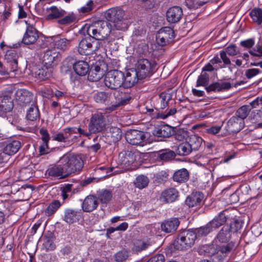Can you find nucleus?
I'll return each instance as SVG.
<instances>
[{
	"label": "nucleus",
	"mask_w": 262,
	"mask_h": 262,
	"mask_svg": "<svg viewBox=\"0 0 262 262\" xmlns=\"http://www.w3.org/2000/svg\"><path fill=\"white\" fill-rule=\"evenodd\" d=\"M214 243L215 241L212 244L199 246L197 250L198 253L200 255L212 257L215 262H222L235 247L233 242L223 245H218Z\"/></svg>",
	"instance_id": "1"
},
{
	"label": "nucleus",
	"mask_w": 262,
	"mask_h": 262,
	"mask_svg": "<svg viewBox=\"0 0 262 262\" xmlns=\"http://www.w3.org/2000/svg\"><path fill=\"white\" fill-rule=\"evenodd\" d=\"M111 28L107 21L99 20L90 25L86 32L90 36L97 41L106 39L111 33Z\"/></svg>",
	"instance_id": "2"
},
{
	"label": "nucleus",
	"mask_w": 262,
	"mask_h": 262,
	"mask_svg": "<svg viewBox=\"0 0 262 262\" xmlns=\"http://www.w3.org/2000/svg\"><path fill=\"white\" fill-rule=\"evenodd\" d=\"M60 160L68 177L75 172L79 171L83 166V161L81 158L73 154L64 155Z\"/></svg>",
	"instance_id": "3"
},
{
	"label": "nucleus",
	"mask_w": 262,
	"mask_h": 262,
	"mask_svg": "<svg viewBox=\"0 0 262 262\" xmlns=\"http://www.w3.org/2000/svg\"><path fill=\"white\" fill-rule=\"evenodd\" d=\"M196 237V232L194 230H183L180 232L174 241L173 247L178 250H187L194 245Z\"/></svg>",
	"instance_id": "4"
},
{
	"label": "nucleus",
	"mask_w": 262,
	"mask_h": 262,
	"mask_svg": "<svg viewBox=\"0 0 262 262\" xmlns=\"http://www.w3.org/2000/svg\"><path fill=\"white\" fill-rule=\"evenodd\" d=\"M157 63L155 61L146 58L138 60L135 71L138 75V78L141 79L150 77L156 71Z\"/></svg>",
	"instance_id": "5"
},
{
	"label": "nucleus",
	"mask_w": 262,
	"mask_h": 262,
	"mask_svg": "<svg viewBox=\"0 0 262 262\" xmlns=\"http://www.w3.org/2000/svg\"><path fill=\"white\" fill-rule=\"evenodd\" d=\"M124 11L120 8H112L105 13L106 19L114 23L117 30H124L127 28V24L124 22Z\"/></svg>",
	"instance_id": "6"
},
{
	"label": "nucleus",
	"mask_w": 262,
	"mask_h": 262,
	"mask_svg": "<svg viewBox=\"0 0 262 262\" xmlns=\"http://www.w3.org/2000/svg\"><path fill=\"white\" fill-rule=\"evenodd\" d=\"M124 73L120 71L114 70L108 71L104 78V84L109 89L116 90L123 84Z\"/></svg>",
	"instance_id": "7"
},
{
	"label": "nucleus",
	"mask_w": 262,
	"mask_h": 262,
	"mask_svg": "<svg viewBox=\"0 0 262 262\" xmlns=\"http://www.w3.org/2000/svg\"><path fill=\"white\" fill-rule=\"evenodd\" d=\"M125 138L128 143L132 145L144 146L148 143L149 134L148 132L132 129L126 133Z\"/></svg>",
	"instance_id": "8"
},
{
	"label": "nucleus",
	"mask_w": 262,
	"mask_h": 262,
	"mask_svg": "<svg viewBox=\"0 0 262 262\" xmlns=\"http://www.w3.org/2000/svg\"><path fill=\"white\" fill-rule=\"evenodd\" d=\"M100 47L99 41H97L89 35L81 40L78 51L81 55H88L97 51Z\"/></svg>",
	"instance_id": "9"
},
{
	"label": "nucleus",
	"mask_w": 262,
	"mask_h": 262,
	"mask_svg": "<svg viewBox=\"0 0 262 262\" xmlns=\"http://www.w3.org/2000/svg\"><path fill=\"white\" fill-rule=\"evenodd\" d=\"M106 126L105 119L102 113L97 112L92 115L90 120L88 128L92 134H96L103 130Z\"/></svg>",
	"instance_id": "10"
},
{
	"label": "nucleus",
	"mask_w": 262,
	"mask_h": 262,
	"mask_svg": "<svg viewBox=\"0 0 262 262\" xmlns=\"http://www.w3.org/2000/svg\"><path fill=\"white\" fill-rule=\"evenodd\" d=\"M174 38V32L172 28L169 27H163L159 30L156 36L157 43L165 46L172 42Z\"/></svg>",
	"instance_id": "11"
},
{
	"label": "nucleus",
	"mask_w": 262,
	"mask_h": 262,
	"mask_svg": "<svg viewBox=\"0 0 262 262\" xmlns=\"http://www.w3.org/2000/svg\"><path fill=\"white\" fill-rule=\"evenodd\" d=\"M26 30L22 39L21 43L26 45L34 44L39 38L38 31L33 25L26 21Z\"/></svg>",
	"instance_id": "12"
},
{
	"label": "nucleus",
	"mask_w": 262,
	"mask_h": 262,
	"mask_svg": "<svg viewBox=\"0 0 262 262\" xmlns=\"http://www.w3.org/2000/svg\"><path fill=\"white\" fill-rule=\"evenodd\" d=\"M61 60V54L55 49L47 50L43 56L42 63L47 66L54 67Z\"/></svg>",
	"instance_id": "13"
},
{
	"label": "nucleus",
	"mask_w": 262,
	"mask_h": 262,
	"mask_svg": "<svg viewBox=\"0 0 262 262\" xmlns=\"http://www.w3.org/2000/svg\"><path fill=\"white\" fill-rule=\"evenodd\" d=\"M204 203V195L200 191L193 192L189 195L186 200L185 204L189 208H200Z\"/></svg>",
	"instance_id": "14"
},
{
	"label": "nucleus",
	"mask_w": 262,
	"mask_h": 262,
	"mask_svg": "<svg viewBox=\"0 0 262 262\" xmlns=\"http://www.w3.org/2000/svg\"><path fill=\"white\" fill-rule=\"evenodd\" d=\"M147 112L149 115L155 119H165L167 118L174 115L177 112V109L175 107H171L170 109L167 108L164 111L158 108H147Z\"/></svg>",
	"instance_id": "15"
},
{
	"label": "nucleus",
	"mask_w": 262,
	"mask_h": 262,
	"mask_svg": "<svg viewBox=\"0 0 262 262\" xmlns=\"http://www.w3.org/2000/svg\"><path fill=\"white\" fill-rule=\"evenodd\" d=\"M179 196L178 190L173 187L163 190L159 197L160 201L165 204L171 203L178 200Z\"/></svg>",
	"instance_id": "16"
},
{
	"label": "nucleus",
	"mask_w": 262,
	"mask_h": 262,
	"mask_svg": "<svg viewBox=\"0 0 262 262\" xmlns=\"http://www.w3.org/2000/svg\"><path fill=\"white\" fill-rule=\"evenodd\" d=\"M114 96L116 100L115 108L129 103L132 98L130 91L128 89L116 91L114 93Z\"/></svg>",
	"instance_id": "17"
},
{
	"label": "nucleus",
	"mask_w": 262,
	"mask_h": 262,
	"mask_svg": "<svg viewBox=\"0 0 262 262\" xmlns=\"http://www.w3.org/2000/svg\"><path fill=\"white\" fill-rule=\"evenodd\" d=\"M19 57V53L14 49H10L6 51L5 55V60L10 68V71H16L18 68L17 60Z\"/></svg>",
	"instance_id": "18"
},
{
	"label": "nucleus",
	"mask_w": 262,
	"mask_h": 262,
	"mask_svg": "<svg viewBox=\"0 0 262 262\" xmlns=\"http://www.w3.org/2000/svg\"><path fill=\"white\" fill-rule=\"evenodd\" d=\"M15 95L16 101L22 106L30 103L33 99V94L25 89L17 90Z\"/></svg>",
	"instance_id": "19"
},
{
	"label": "nucleus",
	"mask_w": 262,
	"mask_h": 262,
	"mask_svg": "<svg viewBox=\"0 0 262 262\" xmlns=\"http://www.w3.org/2000/svg\"><path fill=\"white\" fill-rule=\"evenodd\" d=\"M183 15L182 9L179 6L169 8L166 12L167 20L171 24L179 22Z\"/></svg>",
	"instance_id": "20"
},
{
	"label": "nucleus",
	"mask_w": 262,
	"mask_h": 262,
	"mask_svg": "<svg viewBox=\"0 0 262 262\" xmlns=\"http://www.w3.org/2000/svg\"><path fill=\"white\" fill-rule=\"evenodd\" d=\"M54 70V68L42 63L35 72V77L40 80L48 79L52 76Z\"/></svg>",
	"instance_id": "21"
},
{
	"label": "nucleus",
	"mask_w": 262,
	"mask_h": 262,
	"mask_svg": "<svg viewBox=\"0 0 262 262\" xmlns=\"http://www.w3.org/2000/svg\"><path fill=\"white\" fill-rule=\"evenodd\" d=\"M46 174L52 177H58L59 179H64L68 177L60 160L58 164L49 167L46 171Z\"/></svg>",
	"instance_id": "22"
},
{
	"label": "nucleus",
	"mask_w": 262,
	"mask_h": 262,
	"mask_svg": "<svg viewBox=\"0 0 262 262\" xmlns=\"http://www.w3.org/2000/svg\"><path fill=\"white\" fill-rule=\"evenodd\" d=\"M99 204L97 198L93 195L87 196L82 204V210L84 212H91L95 210Z\"/></svg>",
	"instance_id": "23"
},
{
	"label": "nucleus",
	"mask_w": 262,
	"mask_h": 262,
	"mask_svg": "<svg viewBox=\"0 0 262 262\" xmlns=\"http://www.w3.org/2000/svg\"><path fill=\"white\" fill-rule=\"evenodd\" d=\"M154 136L161 138H168L173 133V129L170 126L164 124L156 127L152 132Z\"/></svg>",
	"instance_id": "24"
},
{
	"label": "nucleus",
	"mask_w": 262,
	"mask_h": 262,
	"mask_svg": "<svg viewBox=\"0 0 262 262\" xmlns=\"http://www.w3.org/2000/svg\"><path fill=\"white\" fill-rule=\"evenodd\" d=\"M180 222L177 218L165 220L161 225L162 231L165 233H173L177 229Z\"/></svg>",
	"instance_id": "25"
},
{
	"label": "nucleus",
	"mask_w": 262,
	"mask_h": 262,
	"mask_svg": "<svg viewBox=\"0 0 262 262\" xmlns=\"http://www.w3.org/2000/svg\"><path fill=\"white\" fill-rule=\"evenodd\" d=\"M123 86L125 88H131L136 84L138 80L140 79L138 78V75L134 69H131L127 71L126 76L124 75Z\"/></svg>",
	"instance_id": "26"
},
{
	"label": "nucleus",
	"mask_w": 262,
	"mask_h": 262,
	"mask_svg": "<svg viewBox=\"0 0 262 262\" xmlns=\"http://www.w3.org/2000/svg\"><path fill=\"white\" fill-rule=\"evenodd\" d=\"M159 97V109L162 111H164L167 107L168 109H170L171 108H169V104H171L173 101L172 98V94L166 92H163L160 94Z\"/></svg>",
	"instance_id": "27"
},
{
	"label": "nucleus",
	"mask_w": 262,
	"mask_h": 262,
	"mask_svg": "<svg viewBox=\"0 0 262 262\" xmlns=\"http://www.w3.org/2000/svg\"><path fill=\"white\" fill-rule=\"evenodd\" d=\"M88 73V80L92 82L99 81L104 75L103 70L98 66L92 67Z\"/></svg>",
	"instance_id": "28"
},
{
	"label": "nucleus",
	"mask_w": 262,
	"mask_h": 262,
	"mask_svg": "<svg viewBox=\"0 0 262 262\" xmlns=\"http://www.w3.org/2000/svg\"><path fill=\"white\" fill-rule=\"evenodd\" d=\"M13 107L12 99L9 94L0 96V111L10 112Z\"/></svg>",
	"instance_id": "29"
},
{
	"label": "nucleus",
	"mask_w": 262,
	"mask_h": 262,
	"mask_svg": "<svg viewBox=\"0 0 262 262\" xmlns=\"http://www.w3.org/2000/svg\"><path fill=\"white\" fill-rule=\"evenodd\" d=\"M231 233L229 226H225L219 232L214 241L216 243L217 241L222 243H226L230 239Z\"/></svg>",
	"instance_id": "30"
},
{
	"label": "nucleus",
	"mask_w": 262,
	"mask_h": 262,
	"mask_svg": "<svg viewBox=\"0 0 262 262\" xmlns=\"http://www.w3.org/2000/svg\"><path fill=\"white\" fill-rule=\"evenodd\" d=\"M73 69L77 75L83 76L88 73L90 67L87 62L79 60L73 64Z\"/></svg>",
	"instance_id": "31"
},
{
	"label": "nucleus",
	"mask_w": 262,
	"mask_h": 262,
	"mask_svg": "<svg viewBox=\"0 0 262 262\" xmlns=\"http://www.w3.org/2000/svg\"><path fill=\"white\" fill-rule=\"evenodd\" d=\"M231 85L230 82H214L208 86L206 87L205 89L207 92L211 91L213 92H220L223 90H227L231 88Z\"/></svg>",
	"instance_id": "32"
},
{
	"label": "nucleus",
	"mask_w": 262,
	"mask_h": 262,
	"mask_svg": "<svg viewBox=\"0 0 262 262\" xmlns=\"http://www.w3.org/2000/svg\"><path fill=\"white\" fill-rule=\"evenodd\" d=\"M80 218V213L74 209H67L65 210L64 221L70 224L77 222Z\"/></svg>",
	"instance_id": "33"
},
{
	"label": "nucleus",
	"mask_w": 262,
	"mask_h": 262,
	"mask_svg": "<svg viewBox=\"0 0 262 262\" xmlns=\"http://www.w3.org/2000/svg\"><path fill=\"white\" fill-rule=\"evenodd\" d=\"M119 158L122 164L129 166L136 160V156L130 151H124L119 155Z\"/></svg>",
	"instance_id": "34"
},
{
	"label": "nucleus",
	"mask_w": 262,
	"mask_h": 262,
	"mask_svg": "<svg viewBox=\"0 0 262 262\" xmlns=\"http://www.w3.org/2000/svg\"><path fill=\"white\" fill-rule=\"evenodd\" d=\"M189 178V173L185 168H182L175 171L173 174L172 179L174 182L179 183L186 182Z\"/></svg>",
	"instance_id": "35"
},
{
	"label": "nucleus",
	"mask_w": 262,
	"mask_h": 262,
	"mask_svg": "<svg viewBox=\"0 0 262 262\" xmlns=\"http://www.w3.org/2000/svg\"><path fill=\"white\" fill-rule=\"evenodd\" d=\"M225 212V211H223L220 212L212 221L208 223L212 230L219 228L226 222L227 218Z\"/></svg>",
	"instance_id": "36"
},
{
	"label": "nucleus",
	"mask_w": 262,
	"mask_h": 262,
	"mask_svg": "<svg viewBox=\"0 0 262 262\" xmlns=\"http://www.w3.org/2000/svg\"><path fill=\"white\" fill-rule=\"evenodd\" d=\"M21 147V143L19 141L14 140L9 142L4 148V152L7 155H13L16 154Z\"/></svg>",
	"instance_id": "37"
},
{
	"label": "nucleus",
	"mask_w": 262,
	"mask_h": 262,
	"mask_svg": "<svg viewBox=\"0 0 262 262\" xmlns=\"http://www.w3.org/2000/svg\"><path fill=\"white\" fill-rule=\"evenodd\" d=\"M71 40L65 38L56 37L54 40L53 49L64 51L69 49L71 46Z\"/></svg>",
	"instance_id": "38"
},
{
	"label": "nucleus",
	"mask_w": 262,
	"mask_h": 262,
	"mask_svg": "<svg viewBox=\"0 0 262 262\" xmlns=\"http://www.w3.org/2000/svg\"><path fill=\"white\" fill-rule=\"evenodd\" d=\"M40 134L41 136V139L42 141V144L39 146V152L41 155L46 154V149H48V142L50 140V135L47 130L41 128L40 130Z\"/></svg>",
	"instance_id": "39"
},
{
	"label": "nucleus",
	"mask_w": 262,
	"mask_h": 262,
	"mask_svg": "<svg viewBox=\"0 0 262 262\" xmlns=\"http://www.w3.org/2000/svg\"><path fill=\"white\" fill-rule=\"evenodd\" d=\"M107 136L111 139L112 142H116L121 139V130L117 127H108L107 130Z\"/></svg>",
	"instance_id": "40"
},
{
	"label": "nucleus",
	"mask_w": 262,
	"mask_h": 262,
	"mask_svg": "<svg viewBox=\"0 0 262 262\" xmlns=\"http://www.w3.org/2000/svg\"><path fill=\"white\" fill-rule=\"evenodd\" d=\"M239 119L235 116L232 117L227 122L228 130L230 133H236L241 130Z\"/></svg>",
	"instance_id": "41"
},
{
	"label": "nucleus",
	"mask_w": 262,
	"mask_h": 262,
	"mask_svg": "<svg viewBox=\"0 0 262 262\" xmlns=\"http://www.w3.org/2000/svg\"><path fill=\"white\" fill-rule=\"evenodd\" d=\"M187 142L192 150H198L203 143V139L197 135H192L189 136Z\"/></svg>",
	"instance_id": "42"
},
{
	"label": "nucleus",
	"mask_w": 262,
	"mask_h": 262,
	"mask_svg": "<svg viewBox=\"0 0 262 262\" xmlns=\"http://www.w3.org/2000/svg\"><path fill=\"white\" fill-rule=\"evenodd\" d=\"M40 113L38 106L35 104H32L28 109L26 118L28 120L34 121L39 119Z\"/></svg>",
	"instance_id": "43"
},
{
	"label": "nucleus",
	"mask_w": 262,
	"mask_h": 262,
	"mask_svg": "<svg viewBox=\"0 0 262 262\" xmlns=\"http://www.w3.org/2000/svg\"><path fill=\"white\" fill-rule=\"evenodd\" d=\"M61 196L63 201L69 199L74 194L73 185L67 184L60 188Z\"/></svg>",
	"instance_id": "44"
},
{
	"label": "nucleus",
	"mask_w": 262,
	"mask_h": 262,
	"mask_svg": "<svg viewBox=\"0 0 262 262\" xmlns=\"http://www.w3.org/2000/svg\"><path fill=\"white\" fill-rule=\"evenodd\" d=\"M98 199L102 203L106 204L112 199L113 194L111 191L107 189H102L97 192Z\"/></svg>",
	"instance_id": "45"
},
{
	"label": "nucleus",
	"mask_w": 262,
	"mask_h": 262,
	"mask_svg": "<svg viewBox=\"0 0 262 262\" xmlns=\"http://www.w3.org/2000/svg\"><path fill=\"white\" fill-rule=\"evenodd\" d=\"M149 182V179L146 176L141 174L137 177L134 184L136 187L142 189L146 187Z\"/></svg>",
	"instance_id": "46"
},
{
	"label": "nucleus",
	"mask_w": 262,
	"mask_h": 262,
	"mask_svg": "<svg viewBox=\"0 0 262 262\" xmlns=\"http://www.w3.org/2000/svg\"><path fill=\"white\" fill-rule=\"evenodd\" d=\"M192 149L188 142L180 144L177 147L176 152L180 156H187L191 151Z\"/></svg>",
	"instance_id": "47"
},
{
	"label": "nucleus",
	"mask_w": 262,
	"mask_h": 262,
	"mask_svg": "<svg viewBox=\"0 0 262 262\" xmlns=\"http://www.w3.org/2000/svg\"><path fill=\"white\" fill-rule=\"evenodd\" d=\"M175 153L169 149L161 150L158 152V157L161 160L168 161L171 160L175 157Z\"/></svg>",
	"instance_id": "48"
},
{
	"label": "nucleus",
	"mask_w": 262,
	"mask_h": 262,
	"mask_svg": "<svg viewBox=\"0 0 262 262\" xmlns=\"http://www.w3.org/2000/svg\"><path fill=\"white\" fill-rule=\"evenodd\" d=\"M253 22L259 25L262 23V9L258 8L253 9L249 14Z\"/></svg>",
	"instance_id": "49"
},
{
	"label": "nucleus",
	"mask_w": 262,
	"mask_h": 262,
	"mask_svg": "<svg viewBox=\"0 0 262 262\" xmlns=\"http://www.w3.org/2000/svg\"><path fill=\"white\" fill-rule=\"evenodd\" d=\"M49 9L51 10V12L47 16V20H51L53 19L59 18L60 17L63 16L65 13L64 10H59L55 6L51 7L49 8Z\"/></svg>",
	"instance_id": "50"
},
{
	"label": "nucleus",
	"mask_w": 262,
	"mask_h": 262,
	"mask_svg": "<svg viewBox=\"0 0 262 262\" xmlns=\"http://www.w3.org/2000/svg\"><path fill=\"white\" fill-rule=\"evenodd\" d=\"M249 190V188L247 186H241L239 189L236 190L235 192L230 194V203L234 204L238 202L239 198L238 195L239 194V192H241L242 193L245 192L246 194H248Z\"/></svg>",
	"instance_id": "51"
},
{
	"label": "nucleus",
	"mask_w": 262,
	"mask_h": 262,
	"mask_svg": "<svg viewBox=\"0 0 262 262\" xmlns=\"http://www.w3.org/2000/svg\"><path fill=\"white\" fill-rule=\"evenodd\" d=\"M61 204L58 200L53 201L45 210V213L47 216H51L60 207Z\"/></svg>",
	"instance_id": "52"
},
{
	"label": "nucleus",
	"mask_w": 262,
	"mask_h": 262,
	"mask_svg": "<svg viewBox=\"0 0 262 262\" xmlns=\"http://www.w3.org/2000/svg\"><path fill=\"white\" fill-rule=\"evenodd\" d=\"M251 110V106L245 105L240 107L236 112L235 115L237 118L241 119H245Z\"/></svg>",
	"instance_id": "53"
},
{
	"label": "nucleus",
	"mask_w": 262,
	"mask_h": 262,
	"mask_svg": "<svg viewBox=\"0 0 262 262\" xmlns=\"http://www.w3.org/2000/svg\"><path fill=\"white\" fill-rule=\"evenodd\" d=\"M94 100L98 103L103 104L109 100V94L105 92H97L94 94Z\"/></svg>",
	"instance_id": "54"
},
{
	"label": "nucleus",
	"mask_w": 262,
	"mask_h": 262,
	"mask_svg": "<svg viewBox=\"0 0 262 262\" xmlns=\"http://www.w3.org/2000/svg\"><path fill=\"white\" fill-rule=\"evenodd\" d=\"M220 56L221 62H223V64H220L219 66V68L223 69L229 66H232L233 67H235V65L231 64V60L229 57L228 56V54H227L226 52L223 50L221 51L220 52Z\"/></svg>",
	"instance_id": "55"
},
{
	"label": "nucleus",
	"mask_w": 262,
	"mask_h": 262,
	"mask_svg": "<svg viewBox=\"0 0 262 262\" xmlns=\"http://www.w3.org/2000/svg\"><path fill=\"white\" fill-rule=\"evenodd\" d=\"M150 245L148 241L139 240L135 243L133 249L136 252H141L148 248Z\"/></svg>",
	"instance_id": "56"
},
{
	"label": "nucleus",
	"mask_w": 262,
	"mask_h": 262,
	"mask_svg": "<svg viewBox=\"0 0 262 262\" xmlns=\"http://www.w3.org/2000/svg\"><path fill=\"white\" fill-rule=\"evenodd\" d=\"M244 222L241 219H236L229 226L232 233L238 232L243 227Z\"/></svg>",
	"instance_id": "57"
},
{
	"label": "nucleus",
	"mask_w": 262,
	"mask_h": 262,
	"mask_svg": "<svg viewBox=\"0 0 262 262\" xmlns=\"http://www.w3.org/2000/svg\"><path fill=\"white\" fill-rule=\"evenodd\" d=\"M194 231V232H196L197 236H206L207 234H208L210 232L212 231V229L209 225L208 223H207L206 225L204 226H202L200 228H196Z\"/></svg>",
	"instance_id": "58"
},
{
	"label": "nucleus",
	"mask_w": 262,
	"mask_h": 262,
	"mask_svg": "<svg viewBox=\"0 0 262 262\" xmlns=\"http://www.w3.org/2000/svg\"><path fill=\"white\" fill-rule=\"evenodd\" d=\"M209 81V75L206 73L202 72L196 81V86H206Z\"/></svg>",
	"instance_id": "59"
},
{
	"label": "nucleus",
	"mask_w": 262,
	"mask_h": 262,
	"mask_svg": "<svg viewBox=\"0 0 262 262\" xmlns=\"http://www.w3.org/2000/svg\"><path fill=\"white\" fill-rule=\"evenodd\" d=\"M188 136V132L183 129H179L177 130L174 137L176 140L182 141L185 139Z\"/></svg>",
	"instance_id": "60"
},
{
	"label": "nucleus",
	"mask_w": 262,
	"mask_h": 262,
	"mask_svg": "<svg viewBox=\"0 0 262 262\" xmlns=\"http://www.w3.org/2000/svg\"><path fill=\"white\" fill-rule=\"evenodd\" d=\"M128 257V252L126 250H121L115 254V259L116 261L123 262L126 260Z\"/></svg>",
	"instance_id": "61"
},
{
	"label": "nucleus",
	"mask_w": 262,
	"mask_h": 262,
	"mask_svg": "<svg viewBox=\"0 0 262 262\" xmlns=\"http://www.w3.org/2000/svg\"><path fill=\"white\" fill-rule=\"evenodd\" d=\"M223 51L228 55L231 56H235L239 53V51L237 49V47L235 45H230Z\"/></svg>",
	"instance_id": "62"
},
{
	"label": "nucleus",
	"mask_w": 262,
	"mask_h": 262,
	"mask_svg": "<svg viewBox=\"0 0 262 262\" xmlns=\"http://www.w3.org/2000/svg\"><path fill=\"white\" fill-rule=\"evenodd\" d=\"M261 73L260 69L257 68L249 69L245 71V76L248 79H251Z\"/></svg>",
	"instance_id": "63"
},
{
	"label": "nucleus",
	"mask_w": 262,
	"mask_h": 262,
	"mask_svg": "<svg viewBox=\"0 0 262 262\" xmlns=\"http://www.w3.org/2000/svg\"><path fill=\"white\" fill-rule=\"evenodd\" d=\"M249 53L253 56H262V44L257 43L254 49L249 51Z\"/></svg>",
	"instance_id": "64"
}]
</instances>
